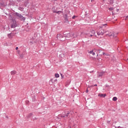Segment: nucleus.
Masks as SVG:
<instances>
[{
	"label": "nucleus",
	"instance_id": "f257e3e1",
	"mask_svg": "<svg viewBox=\"0 0 128 128\" xmlns=\"http://www.w3.org/2000/svg\"><path fill=\"white\" fill-rule=\"evenodd\" d=\"M56 38L58 40H60V42L66 40V38H64V35L62 34H58L56 36Z\"/></svg>",
	"mask_w": 128,
	"mask_h": 128
},
{
	"label": "nucleus",
	"instance_id": "f03ea898",
	"mask_svg": "<svg viewBox=\"0 0 128 128\" xmlns=\"http://www.w3.org/2000/svg\"><path fill=\"white\" fill-rule=\"evenodd\" d=\"M65 37L67 38H76V36H74V33L71 32L67 33L65 34Z\"/></svg>",
	"mask_w": 128,
	"mask_h": 128
},
{
	"label": "nucleus",
	"instance_id": "7ed1b4c3",
	"mask_svg": "<svg viewBox=\"0 0 128 128\" xmlns=\"http://www.w3.org/2000/svg\"><path fill=\"white\" fill-rule=\"evenodd\" d=\"M16 16L18 18L19 20H23V22H24L26 20V18L24 17V16H22L20 13L16 12L15 14Z\"/></svg>",
	"mask_w": 128,
	"mask_h": 128
},
{
	"label": "nucleus",
	"instance_id": "20e7f679",
	"mask_svg": "<svg viewBox=\"0 0 128 128\" xmlns=\"http://www.w3.org/2000/svg\"><path fill=\"white\" fill-rule=\"evenodd\" d=\"M88 36L89 38H92L96 34V31L94 30H92L89 33L86 34Z\"/></svg>",
	"mask_w": 128,
	"mask_h": 128
},
{
	"label": "nucleus",
	"instance_id": "39448f33",
	"mask_svg": "<svg viewBox=\"0 0 128 128\" xmlns=\"http://www.w3.org/2000/svg\"><path fill=\"white\" fill-rule=\"evenodd\" d=\"M104 30L102 29H100L98 31H97V34L98 36H104Z\"/></svg>",
	"mask_w": 128,
	"mask_h": 128
},
{
	"label": "nucleus",
	"instance_id": "423d86ee",
	"mask_svg": "<svg viewBox=\"0 0 128 128\" xmlns=\"http://www.w3.org/2000/svg\"><path fill=\"white\" fill-rule=\"evenodd\" d=\"M106 34L108 36H116V35H114V32H108V33Z\"/></svg>",
	"mask_w": 128,
	"mask_h": 128
},
{
	"label": "nucleus",
	"instance_id": "0eeeda50",
	"mask_svg": "<svg viewBox=\"0 0 128 128\" xmlns=\"http://www.w3.org/2000/svg\"><path fill=\"white\" fill-rule=\"evenodd\" d=\"M16 27V21L13 20V24H12L11 26V28H14Z\"/></svg>",
	"mask_w": 128,
	"mask_h": 128
},
{
	"label": "nucleus",
	"instance_id": "6e6552de",
	"mask_svg": "<svg viewBox=\"0 0 128 128\" xmlns=\"http://www.w3.org/2000/svg\"><path fill=\"white\" fill-rule=\"evenodd\" d=\"M94 54L97 56H98V50L96 49H94Z\"/></svg>",
	"mask_w": 128,
	"mask_h": 128
},
{
	"label": "nucleus",
	"instance_id": "1a4fd4ad",
	"mask_svg": "<svg viewBox=\"0 0 128 128\" xmlns=\"http://www.w3.org/2000/svg\"><path fill=\"white\" fill-rule=\"evenodd\" d=\"M98 96H100V98H106V94H98Z\"/></svg>",
	"mask_w": 128,
	"mask_h": 128
},
{
	"label": "nucleus",
	"instance_id": "9d476101",
	"mask_svg": "<svg viewBox=\"0 0 128 128\" xmlns=\"http://www.w3.org/2000/svg\"><path fill=\"white\" fill-rule=\"evenodd\" d=\"M10 74H11L12 76H14V74H16V71L12 70L10 72Z\"/></svg>",
	"mask_w": 128,
	"mask_h": 128
},
{
	"label": "nucleus",
	"instance_id": "9b49d317",
	"mask_svg": "<svg viewBox=\"0 0 128 128\" xmlns=\"http://www.w3.org/2000/svg\"><path fill=\"white\" fill-rule=\"evenodd\" d=\"M53 12H56V14H62V11H58L56 12V10H52Z\"/></svg>",
	"mask_w": 128,
	"mask_h": 128
},
{
	"label": "nucleus",
	"instance_id": "f8f14e48",
	"mask_svg": "<svg viewBox=\"0 0 128 128\" xmlns=\"http://www.w3.org/2000/svg\"><path fill=\"white\" fill-rule=\"evenodd\" d=\"M90 54H92V56H95L94 55V50L90 51Z\"/></svg>",
	"mask_w": 128,
	"mask_h": 128
},
{
	"label": "nucleus",
	"instance_id": "ddd939ff",
	"mask_svg": "<svg viewBox=\"0 0 128 128\" xmlns=\"http://www.w3.org/2000/svg\"><path fill=\"white\" fill-rule=\"evenodd\" d=\"M112 100H114V102H116V100H118V98L114 97L112 98Z\"/></svg>",
	"mask_w": 128,
	"mask_h": 128
},
{
	"label": "nucleus",
	"instance_id": "4468645a",
	"mask_svg": "<svg viewBox=\"0 0 128 128\" xmlns=\"http://www.w3.org/2000/svg\"><path fill=\"white\" fill-rule=\"evenodd\" d=\"M104 72H100V74H99V76H104Z\"/></svg>",
	"mask_w": 128,
	"mask_h": 128
},
{
	"label": "nucleus",
	"instance_id": "2eb2a0df",
	"mask_svg": "<svg viewBox=\"0 0 128 128\" xmlns=\"http://www.w3.org/2000/svg\"><path fill=\"white\" fill-rule=\"evenodd\" d=\"M54 76L56 78H60V74H55Z\"/></svg>",
	"mask_w": 128,
	"mask_h": 128
},
{
	"label": "nucleus",
	"instance_id": "dca6fc26",
	"mask_svg": "<svg viewBox=\"0 0 128 128\" xmlns=\"http://www.w3.org/2000/svg\"><path fill=\"white\" fill-rule=\"evenodd\" d=\"M4 6V4L2 3H0V6Z\"/></svg>",
	"mask_w": 128,
	"mask_h": 128
},
{
	"label": "nucleus",
	"instance_id": "f3484780",
	"mask_svg": "<svg viewBox=\"0 0 128 128\" xmlns=\"http://www.w3.org/2000/svg\"><path fill=\"white\" fill-rule=\"evenodd\" d=\"M68 116V113L66 114V116H63V118H66V116Z\"/></svg>",
	"mask_w": 128,
	"mask_h": 128
},
{
	"label": "nucleus",
	"instance_id": "a211bd4d",
	"mask_svg": "<svg viewBox=\"0 0 128 128\" xmlns=\"http://www.w3.org/2000/svg\"><path fill=\"white\" fill-rule=\"evenodd\" d=\"M114 10V8H109V10L112 11V10Z\"/></svg>",
	"mask_w": 128,
	"mask_h": 128
},
{
	"label": "nucleus",
	"instance_id": "6ab92c4d",
	"mask_svg": "<svg viewBox=\"0 0 128 128\" xmlns=\"http://www.w3.org/2000/svg\"><path fill=\"white\" fill-rule=\"evenodd\" d=\"M102 54H103V56H106V54L105 53H104V52H102Z\"/></svg>",
	"mask_w": 128,
	"mask_h": 128
},
{
	"label": "nucleus",
	"instance_id": "aec40b11",
	"mask_svg": "<svg viewBox=\"0 0 128 128\" xmlns=\"http://www.w3.org/2000/svg\"><path fill=\"white\" fill-rule=\"evenodd\" d=\"M111 4H114V1L112 0H110Z\"/></svg>",
	"mask_w": 128,
	"mask_h": 128
},
{
	"label": "nucleus",
	"instance_id": "412c9836",
	"mask_svg": "<svg viewBox=\"0 0 128 128\" xmlns=\"http://www.w3.org/2000/svg\"><path fill=\"white\" fill-rule=\"evenodd\" d=\"M60 76H62V78H64V76L62 75V74H60Z\"/></svg>",
	"mask_w": 128,
	"mask_h": 128
},
{
	"label": "nucleus",
	"instance_id": "4be33fe9",
	"mask_svg": "<svg viewBox=\"0 0 128 128\" xmlns=\"http://www.w3.org/2000/svg\"><path fill=\"white\" fill-rule=\"evenodd\" d=\"M93 87H94V86H88V88H93Z\"/></svg>",
	"mask_w": 128,
	"mask_h": 128
},
{
	"label": "nucleus",
	"instance_id": "5701e85b",
	"mask_svg": "<svg viewBox=\"0 0 128 128\" xmlns=\"http://www.w3.org/2000/svg\"><path fill=\"white\" fill-rule=\"evenodd\" d=\"M72 18H76V16H74Z\"/></svg>",
	"mask_w": 128,
	"mask_h": 128
},
{
	"label": "nucleus",
	"instance_id": "b1692460",
	"mask_svg": "<svg viewBox=\"0 0 128 128\" xmlns=\"http://www.w3.org/2000/svg\"><path fill=\"white\" fill-rule=\"evenodd\" d=\"M106 26V24H102V26Z\"/></svg>",
	"mask_w": 128,
	"mask_h": 128
},
{
	"label": "nucleus",
	"instance_id": "393cba45",
	"mask_svg": "<svg viewBox=\"0 0 128 128\" xmlns=\"http://www.w3.org/2000/svg\"><path fill=\"white\" fill-rule=\"evenodd\" d=\"M16 50H18V47H16Z\"/></svg>",
	"mask_w": 128,
	"mask_h": 128
},
{
	"label": "nucleus",
	"instance_id": "a878e982",
	"mask_svg": "<svg viewBox=\"0 0 128 128\" xmlns=\"http://www.w3.org/2000/svg\"><path fill=\"white\" fill-rule=\"evenodd\" d=\"M86 92H88V90L87 89L86 91Z\"/></svg>",
	"mask_w": 128,
	"mask_h": 128
},
{
	"label": "nucleus",
	"instance_id": "bb28decb",
	"mask_svg": "<svg viewBox=\"0 0 128 128\" xmlns=\"http://www.w3.org/2000/svg\"><path fill=\"white\" fill-rule=\"evenodd\" d=\"M94 86H98V84H94Z\"/></svg>",
	"mask_w": 128,
	"mask_h": 128
},
{
	"label": "nucleus",
	"instance_id": "cd10ccee",
	"mask_svg": "<svg viewBox=\"0 0 128 128\" xmlns=\"http://www.w3.org/2000/svg\"><path fill=\"white\" fill-rule=\"evenodd\" d=\"M56 0H52V2H56Z\"/></svg>",
	"mask_w": 128,
	"mask_h": 128
},
{
	"label": "nucleus",
	"instance_id": "c85d7f7f",
	"mask_svg": "<svg viewBox=\"0 0 128 128\" xmlns=\"http://www.w3.org/2000/svg\"><path fill=\"white\" fill-rule=\"evenodd\" d=\"M126 18H128V16Z\"/></svg>",
	"mask_w": 128,
	"mask_h": 128
},
{
	"label": "nucleus",
	"instance_id": "c756f323",
	"mask_svg": "<svg viewBox=\"0 0 128 128\" xmlns=\"http://www.w3.org/2000/svg\"><path fill=\"white\" fill-rule=\"evenodd\" d=\"M56 80H56L55 81L56 82Z\"/></svg>",
	"mask_w": 128,
	"mask_h": 128
},
{
	"label": "nucleus",
	"instance_id": "7c9ffc66",
	"mask_svg": "<svg viewBox=\"0 0 128 128\" xmlns=\"http://www.w3.org/2000/svg\"><path fill=\"white\" fill-rule=\"evenodd\" d=\"M94 0H92L91 2H92Z\"/></svg>",
	"mask_w": 128,
	"mask_h": 128
}]
</instances>
